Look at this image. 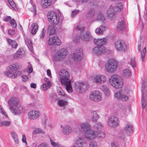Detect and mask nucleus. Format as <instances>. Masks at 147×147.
Returning <instances> with one entry per match:
<instances>
[{
  "instance_id": "1",
  "label": "nucleus",
  "mask_w": 147,
  "mask_h": 147,
  "mask_svg": "<svg viewBox=\"0 0 147 147\" xmlns=\"http://www.w3.org/2000/svg\"><path fill=\"white\" fill-rule=\"evenodd\" d=\"M59 75L61 84L65 88L68 93H71L73 89L68 71L65 69H61L59 71Z\"/></svg>"
},
{
  "instance_id": "2",
  "label": "nucleus",
  "mask_w": 147,
  "mask_h": 147,
  "mask_svg": "<svg viewBox=\"0 0 147 147\" xmlns=\"http://www.w3.org/2000/svg\"><path fill=\"white\" fill-rule=\"evenodd\" d=\"M47 17L49 22L55 26L60 24L63 21V18L62 16L57 15L56 13L53 11L49 12Z\"/></svg>"
},
{
  "instance_id": "3",
  "label": "nucleus",
  "mask_w": 147,
  "mask_h": 147,
  "mask_svg": "<svg viewBox=\"0 0 147 147\" xmlns=\"http://www.w3.org/2000/svg\"><path fill=\"white\" fill-rule=\"evenodd\" d=\"M80 127L84 131L86 139L90 140L95 136V134L93 132L94 131L91 130V126L89 123H82Z\"/></svg>"
},
{
  "instance_id": "4",
  "label": "nucleus",
  "mask_w": 147,
  "mask_h": 147,
  "mask_svg": "<svg viewBox=\"0 0 147 147\" xmlns=\"http://www.w3.org/2000/svg\"><path fill=\"white\" fill-rule=\"evenodd\" d=\"M110 84L116 88H119L123 86V80L122 78L117 75H113L111 76L109 80Z\"/></svg>"
},
{
  "instance_id": "5",
  "label": "nucleus",
  "mask_w": 147,
  "mask_h": 147,
  "mask_svg": "<svg viewBox=\"0 0 147 147\" xmlns=\"http://www.w3.org/2000/svg\"><path fill=\"white\" fill-rule=\"evenodd\" d=\"M122 8L121 3L118 2L116 3L114 7H110L107 10V16L111 20L114 18L117 11H120Z\"/></svg>"
},
{
  "instance_id": "6",
  "label": "nucleus",
  "mask_w": 147,
  "mask_h": 147,
  "mask_svg": "<svg viewBox=\"0 0 147 147\" xmlns=\"http://www.w3.org/2000/svg\"><path fill=\"white\" fill-rule=\"evenodd\" d=\"M18 64H13L8 67L7 71L5 72V75L9 78H15L17 76L16 71L18 69Z\"/></svg>"
},
{
  "instance_id": "7",
  "label": "nucleus",
  "mask_w": 147,
  "mask_h": 147,
  "mask_svg": "<svg viewBox=\"0 0 147 147\" xmlns=\"http://www.w3.org/2000/svg\"><path fill=\"white\" fill-rule=\"evenodd\" d=\"M117 63L115 60L110 59L105 65V69L107 72L112 73L117 69Z\"/></svg>"
},
{
  "instance_id": "8",
  "label": "nucleus",
  "mask_w": 147,
  "mask_h": 147,
  "mask_svg": "<svg viewBox=\"0 0 147 147\" xmlns=\"http://www.w3.org/2000/svg\"><path fill=\"white\" fill-rule=\"evenodd\" d=\"M146 86H147V80L146 79H144L142 80V96L141 100L142 105L144 109L145 108L146 106V108H147V96L144 92V89Z\"/></svg>"
},
{
  "instance_id": "9",
  "label": "nucleus",
  "mask_w": 147,
  "mask_h": 147,
  "mask_svg": "<svg viewBox=\"0 0 147 147\" xmlns=\"http://www.w3.org/2000/svg\"><path fill=\"white\" fill-rule=\"evenodd\" d=\"M115 47L118 51L125 52L127 50V47L125 43L122 40H118L115 43Z\"/></svg>"
},
{
  "instance_id": "10",
  "label": "nucleus",
  "mask_w": 147,
  "mask_h": 147,
  "mask_svg": "<svg viewBox=\"0 0 147 147\" xmlns=\"http://www.w3.org/2000/svg\"><path fill=\"white\" fill-rule=\"evenodd\" d=\"M87 86L86 83L79 82L74 83L73 86L75 90L79 93L84 91L87 89Z\"/></svg>"
},
{
  "instance_id": "11",
  "label": "nucleus",
  "mask_w": 147,
  "mask_h": 147,
  "mask_svg": "<svg viewBox=\"0 0 147 147\" xmlns=\"http://www.w3.org/2000/svg\"><path fill=\"white\" fill-rule=\"evenodd\" d=\"M93 81L94 83L96 84H102L106 82L107 78L105 76L103 75H97L94 77Z\"/></svg>"
},
{
  "instance_id": "12",
  "label": "nucleus",
  "mask_w": 147,
  "mask_h": 147,
  "mask_svg": "<svg viewBox=\"0 0 147 147\" xmlns=\"http://www.w3.org/2000/svg\"><path fill=\"white\" fill-rule=\"evenodd\" d=\"M67 54V51L65 48L59 49L55 55V58L57 60H61L63 59Z\"/></svg>"
},
{
  "instance_id": "13",
  "label": "nucleus",
  "mask_w": 147,
  "mask_h": 147,
  "mask_svg": "<svg viewBox=\"0 0 147 147\" xmlns=\"http://www.w3.org/2000/svg\"><path fill=\"white\" fill-rule=\"evenodd\" d=\"M102 97V95L101 93L98 91H94L91 92L90 95V99L91 100L95 101H98L100 100L101 99Z\"/></svg>"
},
{
  "instance_id": "14",
  "label": "nucleus",
  "mask_w": 147,
  "mask_h": 147,
  "mask_svg": "<svg viewBox=\"0 0 147 147\" xmlns=\"http://www.w3.org/2000/svg\"><path fill=\"white\" fill-rule=\"evenodd\" d=\"M119 121L117 118L113 116H111L108 121V124L111 127H115L119 125Z\"/></svg>"
},
{
  "instance_id": "15",
  "label": "nucleus",
  "mask_w": 147,
  "mask_h": 147,
  "mask_svg": "<svg viewBox=\"0 0 147 147\" xmlns=\"http://www.w3.org/2000/svg\"><path fill=\"white\" fill-rule=\"evenodd\" d=\"M73 58L76 61H80L83 58L82 50L81 48H78L74 51L73 55Z\"/></svg>"
},
{
  "instance_id": "16",
  "label": "nucleus",
  "mask_w": 147,
  "mask_h": 147,
  "mask_svg": "<svg viewBox=\"0 0 147 147\" xmlns=\"http://www.w3.org/2000/svg\"><path fill=\"white\" fill-rule=\"evenodd\" d=\"M9 109L10 111L14 115L18 114L21 113L22 111L23 108L21 106L19 105L15 107L9 106Z\"/></svg>"
},
{
  "instance_id": "17",
  "label": "nucleus",
  "mask_w": 147,
  "mask_h": 147,
  "mask_svg": "<svg viewBox=\"0 0 147 147\" xmlns=\"http://www.w3.org/2000/svg\"><path fill=\"white\" fill-rule=\"evenodd\" d=\"M61 42L59 38L55 36L50 38L48 41V43L50 45H59Z\"/></svg>"
},
{
  "instance_id": "18",
  "label": "nucleus",
  "mask_w": 147,
  "mask_h": 147,
  "mask_svg": "<svg viewBox=\"0 0 147 147\" xmlns=\"http://www.w3.org/2000/svg\"><path fill=\"white\" fill-rule=\"evenodd\" d=\"M127 95V94H123L121 92L119 91L115 93L114 96L118 99L124 101L128 99V97Z\"/></svg>"
},
{
  "instance_id": "19",
  "label": "nucleus",
  "mask_w": 147,
  "mask_h": 147,
  "mask_svg": "<svg viewBox=\"0 0 147 147\" xmlns=\"http://www.w3.org/2000/svg\"><path fill=\"white\" fill-rule=\"evenodd\" d=\"M87 144L86 141L82 137H78L76 139V147H84Z\"/></svg>"
},
{
  "instance_id": "20",
  "label": "nucleus",
  "mask_w": 147,
  "mask_h": 147,
  "mask_svg": "<svg viewBox=\"0 0 147 147\" xmlns=\"http://www.w3.org/2000/svg\"><path fill=\"white\" fill-rule=\"evenodd\" d=\"M40 115L39 112L34 110L30 111L28 113V116L29 118L31 120H34L38 118Z\"/></svg>"
},
{
  "instance_id": "21",
  "label": "nucleus",
  "mask_w": 147,
  "mask_h": 147,
  "mask_svg": "<svg viewBox=\"0 0 147 147\" xmlns=\"http://www.w3.org/2000/svg\"><path fill=\"white\" fill-rule=\"evenodd\" d=\"M105 48L104 47H94L92 50L93 53L96 55H101L105 52Z\"/></svg>"
},
{
  "instance_id": "22",
  "label": "nucleus",
  "mask_w": 147,
  "mask_h": 147,
  "mask_svg": "<svg viewBox=\"0 0 147 147\" xmlns=\"http://www.w3.org/2000/svg\"><path fill=\"white\" fill-rule=\"evenodd\" d=\"M80 38L84 41H88L91 38V36L89 31H88L81 33Z\"/></svg>"
},
{
  "instance_id": "23",
  "label": "nucleus",
  "mask_w": 147,
  "mask_h": 147,
  "mask_svg": "<svg viewBox=\"0 0 147 147\" xmlns=\"http://www.w3.org/2000/svg\"><path fill=\"white\" fill-rule=\"evenodd\" d=\"M147 18V15L146 14H144L142 17L140 16V22L139 23L138 28L141 29V30H142L144 27V25L146 22Z\"/></svg>"
},
{
  "instance_id": "24",
  "label": "nucleus",
  "mask_w": 147,
  "mask_h": 147,
  "mask_svg": "<svg viewBox=\"0 0 147 147\" xmlns=\"http://www.w3.org/2000/svg\"><path fill=\"white\" fill-rule=\"evenodd\" d=\"M107 39L106 38H102L99 39L94 38V43L100 47L102 46L107 42Z\"/></svg>"
},
{
  "instance_id": "25",
  "label": "nucleus",
  "mask_w": 147,
  "mask_h": 147,
  "mask_svg": "<svg viewBox=\"0 0 147 147\" xmlns=\"http://www.w3.org/2000/svg\"><path fill=\"white\" fill-rule=\"evenodd\" d=\"M8 104L10 106L15 107L19 105L18 102V99L16 98H11L8 101Z\"/></svg>"
},
{
  "instance_id": "26",
  "label": "nucleus",
  "mask_w": 147,
  "mask_h": 147,
  "mask_svg": "<svg viewBox=\"0 0 147 147\" xmlns=\"http://www.w3.org/2000/svg\"><path fill=\"white\" fill-rule=\"evenodd\" d=\"M100 88L103 91L106 96H109L110 95V90L107 86L102 85L100 86Z\"/></svg>"
},
{
  "instance_id": "27",
  "label": "nucleus",
  "mask_w": 147,
  "mask_h": 147,
  "mask_svg": "<svg viewBox=\"0 0 147 147\" xmlns=\"http://www.w3.org/2000/svg\"><path fill=\"white\" fill-rule=\"evenodd\" d=\"M25 52L22 49H20L14 55V58L18 59L21 58L24 56Z\"/></svg>"
},
{
  "instance_id": "28",
  "label": "nucleus",
  "mask_w": 147,
  "mask_h": 147,
  "mask_svg": "<svg viewBox=\"0 0 147 147\" xmlns=\"http://www.w3.org/2000/svg\"><path fill=\"white\" fill-rule=\"evenodd\" d=\"M106 27L105 26L102 25L97 28L95 30V33L98 35H101L106 30Z\"/></svg>"
},
{
  "instance_id": "29",
  "label": "nucleus",
  "mask_w": 147,
  "mask_h": 147,
  "mask_svg": "<svg viewBox=\"0 0 147 147\" xmlns=\"http://www.w3.org/2000/svg\"><path fill=\"white\" fill-rule=\"evenodd\" d=\"M93 126L94 129L96 131H98L100 132L103 127L101 123L99 122H96L93 124Z\"/></svg>"
},
{
  "instance_id": "30",
  "label": "nucleus",
  "mask_w": 147,
  "mask_h": 147,
  "mask_svg": "<svg viewBox=\"0 0 147 147\" xmlns=\"http://www.w3.org/2000/svg\"><path fill=\"white\" fill-rule=\"evenodd\" d=\"M7 40L9 45H11L13 48L16 49L17 48L18 45L17 42L15 41L8 38L7 39Z\"/></svg>"
},
{
  "instance_id": "31",
  "label": "nucleus",
  "mask_w": 147,
  "mask_h": 147,
  "mask_svg": "<svg viewBox=\"0 0 147 147\" xmlns=\"http://www.w3.org/2000/svg\"><path fill=\"white\" fill-rule=\"evenodd\" d=\"M122 75L124 78H128L131 77V72L129 69H126L123 71Z\"/></svg>"
},
{
  "instance_id": "32",
  "label": "nucleus",
  "mask_w": 147,
  "mask_h": 147,
  "mask_svg": "<svg viewBox=\"0 0 147 147\" xmlns=\"http://www.w3.org/2000/svg\"><path fill=\"white\" fill-rule=\"evenodd\" d=\"M105 18L103 14L101 12H100L98 13L96 18L94 21H100L102 22H105Z\"/></svg>"
},
{
  "instance_id": "33",
  "label": "nucleus",
  "mask_w": 147,
  "mask_h": 147,
  "mask_svg": "<svg viewBox=\"0 0 147 147\" xmlns=\"http://www.w3.org/2000/svg\"><path fill=\"white\" fill-rule=\"evenodd\" d=\"M125 131L127 134H130L133 132V127L131 124L128 123L125 128Z\"/></svg>"
},
{
  "instance_id": "34",
  "label": "nucleus",
  "mask_w": 147,
  "mask_h": 147,
  "mask_svg": "<svg viewBox=\"0 0 147 147\" xmlns=\"http://www.w3.org/2000/svg\"><path fill=\"white\" fill-rule=\"evenodd\" d=\"M117 28L118 30H122L125 28V25L123 21L118 22L117 24Z\"/></svg>"
},
{
  "instance_id": "35",
  "label": "nucleus",
  "mask_w": 147,
  "mask_h": 147,
  "mask_svg": "<svg viewBox=\"0 0 147 147\" xmlns=\"http://www.w3.org/2000/svg\"><path fill=\"white\" fill-rule=\"evenodd\" d=\"M63 131L65 134L69 135L71 132L72 129L70 126L66 125L64 127Z\"/></svg>"
},
{
  "instance_id": "36",
  "label": "nucleus",
  "mask_w": 147,
  "mask_h": 147,
  "mask_svg": "<svg viewBox=\"0 0 147 147\" xmlns=\"http://www.w3.org/2000/svg\"><path fill=\"white\" fill-rule=\"evenodd\" d=\"M56 31L53 25H49L48 28V33L50 35L54 34Z\"/></svg>"
},
{
  "instance_id": "37",
  "label": "nucleus",
  "mask_w": 147,
  "mask_h": 147,
  "mask_svg": "<svg viewBox=\"0 0 147 147\" xmlns=\"http://www.w3.org/2000/svg\"><path fill=\"white\" fill-rule=\"evenodd\" d=\"M95 10L93 9H90L88 11L87 14V17L88 19L92 18L95 14Z\"/></svg>"
},
{
  "instance_id": "38",
  "label": "nucleus",
  "mask_w": 147,
  "mask_h": 147,
  "mask_svg": "<svg viewBox=\"0 0 147 147\" xmlns=\"http://www.w3.org/2000/svg\"><path fill=\"white\" fill-rule=\"evenodd\" d=\"M51 0H43L42 2V6L43 8H46L50 6L51 4Z\"/></svg>"
},
{
  "instance_id": "39",
  "label": "nucleus",
  "mask_w": 147,
  "mask_h": 147,
  "mask_svg": "<svg viewBox=\"0 0 147 147\" xmlns=\"http://www.w3.org/2000/svg\"><path fill=\"white\" fill-rule=\"evenodd\" d=\"M44 80L45 81L46 83L43 84V85L41 86V88L46 89L51 87V84L50 82L47 78H45Z\"/></svg>"
},
{
  "instance_id": "40",
  "label": "nucleus",
  "mask_w": 147,
  "mask_h": 147,
  "mask_svg": "<svg viewBox=\"0 0 147 147\" xmlns=\"http://www.w3.org/2000/svg\"><path fill=\"white\" fill-rule=\"evenodd\" d=\"M93 132L95 134V135H95V136L92 139L97 137L98 138H102L105 137V134L103 132L101 131V130L100 132H98V131L97 132L95 131H94Z\"/></svg>"
},
{
  "instance_id": "41",
  "label": "nucleus",
  "mask_w": 147,
  "mask_h": 147,
  "mask_svg": "<svg viewBox=\"0 0 147 147\" xmlns=\"http://www.w3.org/2000/svg\"><path fill=\"white\" fill-rule=\"evenodd\" d=\"M32 29L31 31V33L33 34H34L36 33L38 30V26L36 23H33L31 25Z\"/></svg>"
},
{
  "instance_id": "42",
  "label": "nucleus",
  "mask_w": 147,
  "mask_h": 147,
  "mask_svg": "<svg viewBox=\"0 0 147 147\" xmlns=\"http://www.w3.org/2000/svg\"><path fill=\"white\" fill-rule=\"evenodd\" d=\"M91 115L92 117V121L96 122L98 119L99 116L96 111H94L91 112Z\"/></svg>"
},
{
  "instance_id": "43",
  "label": "nucleus",
  "mask_w": 147,
  "mask_h": 147,
  "mask_svg": "<svg viewBox=\"0 0 147 147\" xmlns=\"http://www.w3.org/2000/svg\"><path fill=\"white\" fill-rule=\"evenodd\" d=\"M11 122L8 121H2L0 123V126H9L10 125Z\"/></svg>"
},
{
  "instance_id": "44",
  "label": "nucleus",
  "mask_w": 147,
  "mask_h": 147,
  "mask_svg": "<svg viewBox=\"0 0 147 147\" xmlns=\"http://www.w3.org/2000/svg\"><path fill=\"white\" fill-rule=\"evenodd\" d=\"M27 41L28 42V43L27 41L26 40H25V43L26 44L28 47L30 49V51H32L33 50V49L32 42L30 40L28 39L27 40Z\"/></svg>"
},
{
  "instance_id": "45",
  "label": "nucleus",
  "mask_w": 147,
  "mask_h": 147,
  "mask_svg": "<svg viewBox=\"0 0 147 147\" xmlns=\"http://www.w3.org/2000/svg\"><path fill=\"white\" fill-rule=\"evenodd\" d=\"M39 133H42L43 134H45V132L43 131L41 129L39 128H37L35 129L33 131V133L34 134Z\"/></svg>"
},
{
  "instance_id": "46",
  "label": "nucleus",
  "mask_w": 147,
  "mask_h": 147,
  "mask_svg": "<svg viewBox=\"0 0 147 147\" xmlns=\"http://www.w3.org/2000/svg\"><path fill=\"white\" fill-rule=\"evenodd\" d=\"M146 53V47H145L141 51V57L142 58V60L143 61H144V58L145 56Z\"/></svg>"
},
{
  "instance_id": "47",
  "label": "nucleus",
  "mask_w": 147,
  "mask_h": 147,
  "mask_svg": "<svg viewBox=\"0 0 147 147\" xmlns=\"http://www.w3.org/2000/svg\"><path fill=\"white\" fill-rule=\"evenodd\" d=\"M67 102L65 100H60L58 101V104L60 107L64 106L67 104Z\"/></svg>"
},
{
  "instance_id": "48",
  "label": "nucleus",
  "mask_w": 147,
  "mask_h": 147,
  "mask_svg": "<svg viewBox=\"0 0 147 147\" xmlns=\"http://www.w3.org/2000/svg\"><path fill=\"white\" fill-rule=\"evenodd\" d=\"M130 90V88H129L128 87H126L124 90H121L119 91L122 92L123 94L128 95L129 94Z\"/></svg>"
},
{
  "instance_id": "49",
  "label": "nucleus",
  "mask_w": 147,
  "mask_h": 147,
  "mask_svg": "<svg viewBox=\"0 0 147 147\" xmlns=\"http://www.w3.org/2000/svg\"><path fill=\"white\" fill-rule=\"evenodd\" d=\"M50 141L51 144L54 147H61L59 144L58 143H55L52 139H50Z\"/></svg>"
},
{
  "instance_id": "50",
  "label": "nucleus",
  "mask_w": 147,
  "mask_h": 147,
  "mask_svg": "<svg viewBox=\"0 0 147 147\" xmlns=\"http://www.w3.org/2000/svg\"><path fill=\"white\" fill-rule=\"evenodd\" d=\"M57 92L59 94L62 96L65 95V93L63 92L62 89L60 88H59L57 90Z\"/></svg>"
},
{
  "instance_id": "51",
  "label": "nucleus",
  "mask_w": 147,
  "mask_h": 147,
  "mask_svg": "<svg viewBox=\"0 0 147 147\" xmlns=\"http://www.w3.org/2000/svg\"><path fill=\"white\" fill-rule=\"evenodd\" d=\"M28 69L27 71L28 73L29 74L31 73L33 71V69L31 64L30 62H28Z\"/></svg>"
},
{
  "instance_id": "52",
  "label": "nucleus",
  "mask_w": 147,
  "mask_h": 147,
  "mask_svg": "<svg viewBox=\"0 0 147 147\" xmlns=\"http://www.w3.org/2000/svg\"><path fill=\"white\" fill-rule=\"evenodd\" d=\"M33 9H30V11H31L32 12H34V15L35 16L36 12V6L35 4H32V5Z\"/></svg>"
},
{
  "instance_id": "53",
  "label": "nucleus",
  "mask_w": 147,
  "mask_h": 147,
  "mask_svg": "<svg viewBox=\"0 0 147 147\" xmlns=\"http://www.w3.org/2000/svg\"><path fill=\"white\" fill-rule=\"evenodd\" d=\"M9 22L11 24V26H12V27L13 28H16V27L17 25L15 22V20L13 19H12Z\"/></svg>"
},
{
  "instance_id": "54",
  "label": "nucleus",
  "mask_w": 147,
  "mask_h": 147,
  "mask_svg": "<svg viewBox=\"0 0 147 147\" xmlns=\"http://www.w3.org/2000/svg\"><path fill=\"white\" fill-rule=\"evenodd\" d=\"M79 12V10L76 9L73 11H72L71 16L72 18H74L75 16L78 14Z\"/></svg>"
},
{
  "instance_id": "55",
  "label": "nucleus",
  "mask_w": 147,
  "mask_h": 147,
  "mask_svg": "<svg viewBox=\"0 0 147 147\" xmlns=\"http://www.w3.org/2000/svg\"><path fill=\"white\" fill-rule=\"evenodd\" d=\"M77 29L78 30L80 31H82L85 30V28L80 24L78 25L77 27Z\"/></svg>"
},
{
  "instance_id": "56",
  "label": "nucleus",
  "mask_w": 147,
  "mask_h": 147,
  "mask_svg": "<svg viewBox=\"0 0 147 147\" xmlns=\"http://www.w3.org/2000/svg\"><path fill=\"white\" fill-rule=\"evenodd\" d=\"M89 147H97V144L94 141L91 142L90 144Z\"/></svg>"
},
{
  "instance_id": "57",
  "label": "nucleus",
  "mask_w": 147,
  "mask_h": 147,
  "mask_svg": "<svg viewBox=\"0 0 147 147\" xmlns=\"http://www.w3.org/2000/svg\"><path fill=\"white\" fill-rule=\"evenodd\" d=\"M80 38L78 36H76L73 38L74 41L75 42H77L79 41Z\"/></svg>"
},
{
  "instance_id": "58",
  "label": "nucleus",
  "mask_w": 147,
  "mask_h": 147,
  "mask_svg": "<svg viewBox=\"0 0 147 147\" xmlns=\"http://www.w3.org/2000/svg\"><path fill=\"white\" fill-rule=\"evenodd\" d=\"M38 147H48V146L46 143H42L40 144Z\"/></svg>"
},
{
  "instance_id": "59",
  "label": "nucleus",
  "mask_w": 147,
  "mask_h": 147,
  "mask_svg": "<svg viewBox=\"0 0 147 147\" xmlns=\"http://www.w3.org/2000/svg\"><path fill=\"white\" fill-rule=\"evenodd\" d=\"M10 6L12 7V8L15 9H17V8L15 3H14L13 1H12L9 4Z\"/></svg>"
},
{
  "instance_id": "60",
  "label": "nucleus",
  "mask_w": 147,
  "mask_h": 147,
  "mask_svg": "<svg viewBox=\"0 0 147 147\" xmlns=\"http://www.w3.org/2000/svg\"><path fill=\"white\" fill-rule=\"evenodd\" d=\"M22 142H23L25 143L26 144V145L27 144V142L26 141V137L25 135H23L22 136Z\"/></svg>"
},
{
  "instance_id": "61",
  "label": "nucleus",
  "mask_w": 147,
  "mask_h": 147,
  "mask_svg": "<svg viewBox=\"0 0 147 147\" xmlns=\"http://www.w3.org/2000/svg\"><path fill=\"white\" fill-rule=\"evenodd\" d=\"M131 65L134 67L135 66L136 62L135 60L134 59H132L130 62Z\"/></svg>"
},
{
  "instance_id": "62",
  "label": "nucleus",
  "mask_w": 147,
  "mask_h": 147,
  "mask_svg": "<svg viewBox=\"0 0 147 147\" xmlns=\"http://www.w3.org/2000/svg\"><path fill=\"white\" fill-rule=\"evenodd\" d=\"M111 146L112 147H118V144L115 142H113L111 143Z\"/></svg>"
},
{
  "instance_id": "63",
  "label": "nucleus",
  "mask_w": 147,
  "mask_h": 147,
  "mask_svg": "<svg viewBox=\"0 0 147 147\" xmlns=\"http://www.w3.org/2000/svg\"><path fill=\"white\" fill-rule=\"evenodd\" d=\"M8 33L9 34L12 36L14 34V31L11 30H9L8 31Z\"/></svg>"
},
{
  "instance_id": "64",
  "label": "nucleus",
  "mask_w": 147,
  "mask_h": 147,
  "mask_svg": "<svg viewBox=\"0 0 147 147\" xmlns=\"http://www.w3.org/2000/svg\"><path fill=\"white\" fill-rule=\"evenodd\" d=\"M11 17L9 16H8L4 19V20L5 21H8L10 19H11Z\"/></svg>"
}]
</instances>
